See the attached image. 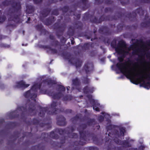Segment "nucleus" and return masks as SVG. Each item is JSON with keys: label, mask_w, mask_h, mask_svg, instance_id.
<instances>
[{"label": "nucleus", "mask_w": 150, "mask_h": 150, "mask_svg": "<svg viewBox=\"0 0 150 150\" xmlns=\"http://www.w3.org/2000/svg\"><path fill=\"white\" fill-rule=\"evenodd\" d=\"M100 107V106L99 104L97 103V104H95L93 105V109L94 110L96 111H99V107Z\"/></svg>", "instance_id": "5"}, {"label": "nucleus", "mask_w": 150, "mask_h": 150, "mask_svg": "<svg viewBox=\"0 0 150 150\" xmlns=\"http://www.w3.org/2000/svg\"><path fill=\"white\" fill-rule=\"evenodd\" d=\"M131 49H128V50L127 49L126 45L124 42H122V44L120 45L115 49L116 51L119 54H122L124 56L125 53H127Z\"/></svg>", "instance_id": "2"}, {"label": "nucleus", "mask_w": 150, "mask_h": 150, "mask_svg": "<svg viewBox=\"0 0 150 150\" xmlns=\"http://www.w3.org/2000/svg\"><path fill=\"white\" fill-rule=\"evenodd\" d=\"M40 86L38 84H36L34 85L32 87L31 89L27 92V96L29 94L32 93L33 92L37 89L39 88Z\"/></svg>", "instance_id": "4"}, {"label": "nucleus", "mask_w": 150, "mask_h": 150, "mask_svg": "<svg viewBox=\"0 0 150 150\" xmlns=\"http://www.w3.org/2000/svg\"><path fill=\"white\" fill-rule=\"evenodd\" d=\"M125 132V130L124 128H122L120 130V135H123L124 134V132Z\"/></svg>", "instance_id": "6"}, {"label": "nucleus", "mask_w": 150, "mask_h": 150, "mask_svg": "<svg viewBox=\"0 0 150 150\" xmlns=\"http://www.w3.org/2000/svg\"><path fill=\"white\" fill-rule=\"evenodd\" d=\"M59 89L62 91H64L65 90L64 88L62 86H59Z\"/></svg>", "instance_id": "7"}, {"label": "nucleus", "mask_w": 150, "mask_h": 150, "mask_svg": "<svg viewBox=\"0 0 150 150\" xmlns=\"http://www.w3.org/2000/svg\"><path fill=\"white\" fill-rule=\"evenodd\" d=\"M69 87H67V90H69Z\"/></svg>", "instance_id": "9"}, {"label": "nucleus", "mask_w": 150, "mask_h": 150, "mask_svg": "<svg viewBox=\"0 0 150 150\" xmlns=\"http://www.w3.org/2000/svg\"><path fill=\"white\" fill-rule=\"evenodd\" d=\"M35 97H36V96L35 95V96H34Z\"/></svg>", "instance_id": "11"}, {"label": "nucleus", "mask_w": 150, "mask_h": 150, "mask_svg": "<svg viewBox=\"0 0 150 150\" xmlns=\"http://www.w3.org/2000/svg\"><path fill=\"white\" fill-rule=\"evenodd\" d=\"M138 63L142 71H137L134 67L120 62L117 66L132 83L136 84L140 83L142 86L149 89L150 88V63H148L143 57L139 59Z\"/></svg>", "instance_id": "1"}, {"label": "nucleus", "mask_w": 150, "mask_h": 150, "mask_svg": "<svg viewBox=\"0 0 150 150\" xmlns=\"http://www.w3.org/2000/svg\"><path fill=\"white\" fill-rule=\"evenodd\" d=\"M120 62H121L123 60V59L121 58L120 59Z\"/></svg>", "instance_id": "8"}, {"label": "nucleus", "mask_w": 150, "mask_h": 150, "mask_svg": "<svg viewBox=\"0 0 150 150\" xmlns=\"http://www.w3.org/2000/svg\"><path fill=\"white\" fill-rule=\"evenodd\" d=\"M29 19H30V18H28V20H29Z\"/></svg>", "instance_id": "10"}, {"label": "nucleus", "mask_w": 150, "mask_h": 150, "mask_svg": "<svg viewBox=\"0 0 150 150\" xmlns=\"http://www.w3.org/2000/svg\"><path fill=\"white\" fill-rule=\"evenodd\" d=\"M29 86L28 84H25V83L23 81L17 82L15 86L17 88H25Z\"/></svg>", "instance_id": "3"}]
</instances>
